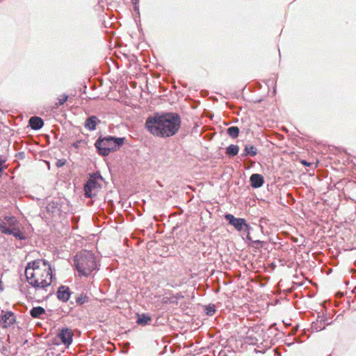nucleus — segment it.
Here are the masks:
<instances>
[{
	"label": "nucleus",
	"instance_id": "nucleus-1",
	"mask_svg": "<svg viewBox=\"0 0 356 356\" xmlns=\"http://www.w3.org/2000/svg\"><path fill=\"white\" fill-rule=\"evenodd\" d=\"M181 118L176 113H156L145 122L147 131L154 136L168 138L175 135L180 128Z\"/></svg>",
	"mask_w": 356,
	"mask_h": 356
},
{
	"label": "nucleus",
	"instance_id": "nucleus-2",
	"mask_svg": "<svg viewBox=\"0 0 356 356\" xmlns=\"http://www.w3.org/2000/svg\"><path fill=\"white\" fill-rule=\"evenodd\" d=\"M28 283L36 289H44L52 282V270L47 261L36 259L29 262L25 269Z\"/></svg>",
	"mask_w": 356,
	"mask_h": 356
},
{
	"label": "nucleus",
	"instance_id": "nucleus-3",
	"mask_svg": "<svg viewBox=\"0 0 356 356\" xmlns=\"http://www.w3.org/2000/svg\"><path fill=\"white\" fill-rule=\"evenodd\" d=\"M74 261L79 276L87 277L97 268L95 255L90 251H81L74 257Z\"/></svg>",
	"mask_w": 356,
	"mask_h": 356
},
{
	"label": "nucleus",
	"instance_id": "nucleus-4",
	"mask_svg": "<svg viewBox=\"0 0 356 356\" xmlns=\"http://www.w3.org/2000/svg\"><path fill=\"white\" fill-rule=\"evenodd\" d=\"M124 138H118L108 136L106 137L100 136L96 140L95 145L98 150V153L104 156H108L111 152H115L120 149L124 143Z\"/></svg>",
	"mask_w": 356,
	"mask_h": 356
},
{
	"label": "nucleus",
	"instance_id": "nucleus-5",
	"mask_svg": "<svg viewBox=\"0 0 356 356\" xmlns=\"http://www.w3.org/2000/svg\"><path fill=\"white\" fill-rule=\"evenodd\" d=\"M102 179L101 175H94L90 177L84 186L85 195L87 197L92 198L96 196L101 189V184L97 179Z\"/></svg>",
	"mask_w": 356,
	"mask_h": 356
},
{
	"label": "nucleus",
	"instance_id": "nucleus-6",
	"mask_svg": "<svg viewBox=\"0 0 356 356\" xmlns=\"http://www.w3.org/2000/svg\"><path fill=\"white\" fill-rule=\"evenodd\" d=\"M225 218L230 225H233L237 231L248 232L250 229V226L246 222V220L244 218H236L230 213L225 214Z\"/></svg>",
	"mask_w": 356,
	"mask_h": 356
},
{
	"label": "nucleus",
	"instance_id": "nucleus-7",
	"mask_svg": "<svg viewBox=\"0 0 356 356\" xmlns=\"http://www.w3.org/2000/svg\"><path fill=\"white\" fill-rule=\"evenodd\" d=\"M0 318V323L3 327H8L13 325L15 322V316L12 312H3Z\"/></svg>",
	"mask_w": 356,
	"mask_h": 356
},
{
	"label": "nucleus",
	"instance_id": "nucleus-8",
	"mask_svg": "<svg viewBox=\"0 0 356 356\" xmlns=\"http://www.w3.org/2000/svg\"><path fill=\"white\" fill-rule=\"evenodd\" d=\"M327 318L325 316H318L316 322L312 323V330L315 332L323 330L325 328L326 325H330Z\"/></svg>",
	"mask_w": 356,
	"mask_h": 356
},
{
	"label": "nucleus",
	"instance_id": "nucleus-9",
	"mask_svg": "<svg viewBox=\"0 0 356 356\" xmlns=\"http://www.w3.org/2000/svg\"><path fill=\"white\" fill-rule=\"evenodd\" d=\"M58 337L64 345L69 346L72 342L73 333L71 330L64 328L58 334Z\"/></svg>",
	"mask_w": 356,
	"mask_h": 356
},
{
	"label": "nucleus",
	"instance_id": "nucleus-10",
	"mask_svg": "<svg viewBox=\"0 0 356 356\" xmlns=\"http://www.w3.org/2000/svg\"><path fill=\"white\" fill-rule=\"evenodd\" d=\"M250 186L254 188H258L264 183V177L260 174H252L250 177Z\"/></svg>",
	"mask_w": 356,
	"mask_h": 356
},
{
	"label": "nucleus",
	"instance_id": "nucleus-11",
	"mask_svg": "<svg viewBox=\"0 0 356 356\" xmlns=\"http://www.w3.org/2000/svg\"><path fill=\"white\" fill-rule=\"evenodd\" d=\"M47 211L54 216L59 215L60 212V206L58 200H52L47 203L46 207Z\"/></svg>",
	"mask_w": 356,
	"mask_h": 356
},
{
	"label": "nucleus",
	"instance_id": "nucleus-12",
	"mask_svg": "<svg viewBox=\"0 0 356 356\" xmlns=\"http://www.w3.org/2000/svg\"><path fill=\"white\" fill-rule=\"evenodd\" d=\"M57 297L60 300L66 302L70 297V291L69 287L60 286L57 291Z\"/></svg>",
	"mask_w": 356,
	"mask_h": 356
},
{
	"label": "nucleus",
	"instance_id": "nucleus-13",
	"mask_svg": "<svg viewBox=\"0 0 356 356\" xmlns=\"http://www.w3.org/2000/svg\"><path fill=\"white\" fill-rule=\"evenodd\" d=\"M257 149L255 146L251 144H246L245 145L243 153L241 154V156H254L257 154Z\"/></svg>",
	"mask_w": 356,
	"mask_h": 356
},
{
	"label": "nucleus",
	"instance_id": "nucleus-14",
	"mask_svg": "<svg viewBox=\"0 0 356 356\" xmlns=\"http://www.w3.org/2000/svg\"><path fill=\"white\" fill-rule=\"evenodd\" d=\"M99 122H100V120L95 115H92L86 119L85 127L90 131H93L96 129V126Z\"/></svg>",
	"mask_w": 356,
	"mask_h": 356
},
{
	"label": "nucleus",
	"instance_id": "nucleus-15",
	"mask_svg": "<svg viewBox=\"0 0 356 356\" xmlns=\"http://www.w3.org/2000/svg\"><path fill=\"white\" fill-rule=\"evenodd\" d=\"M44 124V122L42 120V118L34 116L31 117L29 120V125L31 127V129L34 130H38L42 127Z\"/></svg>",
	"mask_w": 356,
	"mask_h": 356
},
{
	"label": "nucleus",
	"instance_id": "nucleus-16",
	"mask_svg": "<svg viewBox=\"0 0 356 356\" xmlns=\"http://www.w3.org/2000/svg\"><path fill=\"white\" fill-rule=\"evenodd\" d=\"M152 321V318L151 317L147 315V314H142L140 315H138V318H137V323L138 325H147L149 324Z\"/></svg>",
	"mask_w": 356,
	"mask_h": 356
},
{
	"label": "nucleus",
	"instance_id": "nucleus-17",
	"mask_svg": "<svg viewBox=\"0 0 356 356\" xmlns=\"http://www.w3.org/2000/svg\"><path fill=\"white\" fill-rule=\"evenodd\" d=\"M45 313V310L42 307H34L30 311V314L33 318H40L41 315Z\"/></svg>",
	"mask_w": 356,
	"mask_h": 356
},
{
	"label": "nucleus",
	"instance_id": "nucleus-18",
	"mask_svg": "<svg viewBox=\"0 0 356 356\" xmlns=\"http://www.w3.org/2000/svg\"><path fill=\"white\" fill-rule=\"evenodd\" d=\"M239 151V147L236 145H230L226 148V154L229 156H234L238 154Z\"/></svg>",
	"mask_w": 356,
	"mask_h": 356
},
{
	"label": "nucleus",
	"instance_id": "nucleus-19",
	"mask_svg": "<svg viewBox=\"0 0 356 356\" xmlns=\"http://www.w3.org/2000/svg\"><path fill=\"white\" fill-rule=\"evenodd\" d=\"M227 133L230 137L236 138L238 136L239 129L237 127H230L227 129Z\"/></svg>",
	"mask_w": 356,
	"mask_h": 356
},
{
	"label": "nucleus",
	"instance_id": "nucleus-20",
	"mask_svg": "<svg viewBox=\"0 0 356 356\" xmlns=\"http://www.w3.org/2000/svg\"><path fill=\"white\" fill-rule=\"evenodd\" d=\"M89 301V297L86 294H81L76 298V302L79 305H83Z\"/></svg>",
	"mask_w": 356,
	"mask_h": 356
},
{
	"label": "nucleus",
	"instance_id": "nucleus-21",
	"mask_svg": "<svg viewBox=\"0 0 356 356\" xmlns=\"http://www.w3.org/2000/svg\"><path fill=\"white\" fill-rule=\"evenodd\" d=\"M0 230L2 233L11 234V229L7 227L6 223L3 221L0 222Z\"/></svg>",
	"mask_w": 356,
	"mask_h": 356
},
{
	"label": "nucleus",
	"instance_id": "nucleus-22",
	"mask_svg": "<svg viewBox=\"0 0 356 356\" xmlns=\"http://www.w3.org/2000/svg\"><path fill=\"white\" fill-rule=\"evenodd\" d=\"M10 235H13L16 238H18L19 240H23L25 238L24 234H22V232H20L19 230H17L15 229H11V234Z\"/></svg>",
	"mask_w": 356,
	"mask_h": 356
},
{
	"label": "nucleus",
	"instance_id": "nucleus-23",
	"mask_svg": "<svg viewBox=\"0 0 356 356\" xmlns=\"http://www.w3.org/2000/svg\"><path fill=\"white\" fill-rule=\"evenodd\" d=\"M215 312H216V309H215L214 305H209L208 306H206L205 312H206L207 315L212 316L214 314Z\"/></svg>",
	"mask_w": 356,
	"mask_h": 356
},
{
	"label": "nucleus",
	"instance_id": "nucleus-24",
	"mask_svg": "<svg viewBox=\"0 0 356 356\" xmlns=\"http://www.w3.org/2000/svg\"><path fill=\"white\" fill-rule=\"evenodd\" d=\"M67 99L68 95L65 94L63 95L62 98L58 99V102L56 103V106H58L63 105L67 100Z\"/></svg>",
	"mask_w": 356,
	"mask_h": 356
},
{
	"label": "nucleus",
	"instance_id": "nucleus-25",
	"mask_svg": "<svg viewBox=\"0 0 356 356\" xmlns=\"http://www.w3.org/2000/svg\"><path fill=\"white\" fill-rule=\"evenodd\" d=\"M65 163H66L65 159H58L56 163V165L58 168H60V167H63L65 164Z\"/></svg>",
	"mask_w": 356,
	"mask_h": 356
},
{
	"label": "nucleus",
	"instance_id": "nucleus-26",
	"mask_svg": "<svg viewBox=\"0 0 356 356\" xmlns=\"http://www.w3.org/2000/svg\"><path fill=\"white\" fill-rule=\"evenodd\" d=\"M5 162H6V159L2 156H0V167H2L3 164Z\"/></svg>",
	"mask_w": 356,
	"mask_h": 356
},
{
	"label": "nucleus",
	"instance_id": "nucleus-27",
	"mask_svg": "<svg viewBox=\"0 0 356 356\" xmlns=\"http://www.w3.org/2000/svg\"><path fill=\"white\" fill-rule=\"evenodd\" d=\"M79 143H80V141H76V142L74 143L72 145L75 148H78L79 147Z\"/></svg>",
	"mask_w": 356,
	"mask_h": 356
},
{
	"label": "nucleus",
	"instance_id": "nucleus-28",
	"mask_svg": "<svg viewBox=\"0 0 356 356\" xmlns=\"http://www.w3.org/2000/svg\"><path fill=\"white\" fill-rule=\"evenodd\" d=\"M301 163H302L303 165H306V166H309V165H310V163H309V162L306 161L305 160H302V161H301Z\"/></svg>",
	"mask_w": 356,
	"mask_h": 356
},
{
	"label": "nucleus",
	"instance_id": "nucleus-29",
	"mask_svg": "<svg viewBox=\"0 0 356 356\" xmlns=\"http://www.w3.org/2000/svg\"><path fill=\"white\" fill-rule=\"evenodd\" d=\"M246 233H247V236H246L247 239L250 241L251 238L250 236V231L248 232H246Z\"/></svg>",
	"mask_w": 356,
	"mask_h": 356
},
{
	"label": "nucleus",
	"instance_id": "nucleus-30",
	"mask_svg": "<svg viewBox=\"0 0 356 356\" xmlns=\"http://www.w3.org/2000/svg\"><path fill=\"white\" fill-rule=\"evenodd\" d=\"M2 171H3L2 167H0V177L1 176Z\"/></svg>",
	"mask_w": 356,
	"mask_h": 356
},
{
	"label": "nucleus",
	"instance_id": "nucleus-31",
	"mask_svg": "<svg viewBox=\"0 0 356 356\" xmlns=\"http://www.w3.org/2000/svg\"><path fill=\"white\" fill-rule=\"evenodd\" d=\"M255 242H256V243H261V241H256Z\"/></svg>",
	"mask_w": 356,
	"mask_h": 356
}]
</instances>
